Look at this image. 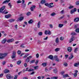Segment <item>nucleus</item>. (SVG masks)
Segmentation results:
<instances>
[{"instance_id": "nucleus-36", "label": "nucleus", "mask_w": 79, "mask_h": 79, "mask_svg": "<svg viewBox=\"0 0 79 79\" xmlns=\"http://www.w3.org/2000/svg\"><path fill=\"white\" fill-rule=\"evenodd\" d=\"M56 15V14L55 13H53L51 14V16H53L54 15Z\"/></svg>"}, {"instance_id": "nucleus-18", "label": "nucleus", "mask_w": 79, "mask_h": 79, "mask_svg": "<svg viewBox=\"0 0 79 79\" xmlns=\"http://www.w3.org/2000/svg\"><path fill=\"white\" fill-rule=\"evenodd\" d=\"M79 62H78L77 63H75L74 64V66L75 67H77V66H79Z\"/></svg>"}, {"instance_id": "nucleus-41", "label": "nucleus", "mask_w": 79, "mask_h": 79, "mask_svg": "<svg viewBox=\"0 0 79 79\" xmlns=\"http://www.w3.org/2000/svg\"><path fill=\"white\" fill-rule=\"evenodd\" d=\"M29 54H27V55H26L25 56H24L23 57V58H25L26 57H27V56H29Z\"/></svg>"}, {"instance_id": "nucleus-48", "label": "nucleus", "mask_w": 79, "mask_h": 79, "mask_svg": "<svg viewBox=\"0 0 79 79\" xmlns=\"http://www.w3.org/2000/svg\"><path fill=\"white\" fill-rule=\"evenodd\" d=\"M27 58L28 59H31V58H32V56H29V57H27Z\"/></svg>"}, {"instance_id": "nucleus-25", "label": "nucleus", "mask_w": 79, "mask_h": 79, "mask_svg": "<svg viewBox=\"0 0 79 79\" xmlns=\"http://www.w3.org/2000/svg\"><path fill=\"white\" fill-rule=\"evenodd\" d=\"M38 68H39V66H35V67H34V69L35 70L38 69Z\"/></svg>"}, {"instance_id": "nucleus-6", "label": "nucleus", "mask_w": 79, "mask_h": 79, "mask_svg": "<svg viewBox=\"0 0 79 79\" xmlns=\"http://www.w3.org/2000/svg\"><path fill=\"white\" fill-rule=\"evenodd\" d=\"M44 33L45 35L48 34V35H50V34H51V31H45Z\"/></svg>"}, {"instance_id": "nucleus-11", "label": "nucleus", "mask_w": 79, "mask_h": 79, "mask_svg": "<svg viewBox=\"0 0 79 79\" xmlns=\"http://www.w3.org/2000/svg\"><path fill=\"white\" fill-rule=\"evenodd\" d=\"M6 77L8 79H10L11 78V76L10 74H8Z\"/></svg>"}, {"instance_id": "nucleus-40", "label": "nucleus", "mask_w": 79, "mask_h": 79, "mask_svg": "<svg viewBox=\"0 0 79 79\" xmlns=\"http://www.w3.org/2000/svg\"><path fill=\"white\" fill-rule=\"evenodd\" d=\"M38 34L39 35H42V34H43L42 32H39L38 33Z\"/></svg>"}, {"instance_id": "nucleus-56", "label": "nucleus", "mask_w": 79, "mask_h": 79, "mask_svg": "<svg viewBox=\"0 0 79 79\" xmlns=\"http://www.w3.org/2000/svg\"><path fill=\"white\" fill-rule=\"evenodd\" d=\"M20 47L22 48H24V44H21V45L20 46Z\"/></svg>"}, {"instance_id": "nucleus-27", "label": "nucleus", "mask_w": 79, "mask_h": 79, "mask_svg": "<svg viewBox=\"0 0 79 79\" xmlns=\"http://www.w3.org/2000/svg\"><path fill=\"white\" fill-rule=\"evenodd\" d=\"M70 35H76V33L74 32H72L70 33Z\"/></svg>"}, {"instance_id": "nucleus-8", "label": "nucleus", "mask_w": 79, "mask_h": 79, "mask_svg": "<svg viewBox=\"0 0 79 79\" xmlns=\"http://www.w3.org/2000/svg\"><path fill=\"white\" fill-rule=\"evenodd\" d=\"M48 58L52 60H54V59H53V56L52 55H50L48 57Z\"/></svg>"}, {"instance_id": "nucleus-37", "label": "nucleus", "mask_w": 79, "mask_h": 79, "mask_svg": "<svg viewBox=\"0 0 79 79\" xmlns=\"http://www.w3.org/2000/svg\"><path fill=\"white\" fill-rule=\"evenodd\" d=\"M21 63V60H19L17 62V64H20Z\"/></svg>"}, {"instance_id": "nucleus-31", "label": "nucleus", "mask_w": 79, "mask_h": 79, "mask_svg": "<svg viewBox=\"0 0 79 79\" xmlns=\"http://www.w3.org/2000/svg\"><path fill=\"white\" fill-rule=\"evenodd\" d=\"M51 79H58V77H52L51 78Z\"/></svg>"}, {"instance_id": "nucleus-46", "label": "nucleus", "mask_w": 79, "mask_h": 79, "mask_svg": "<svg viewBox=\"0 0 79 79\" xmlns=\"http://www.w3.org/2000/svg\"><path fill=\"white\" fill-rule=\"evenodd\" d=\"M31 15V12H29L28 13H27V16H29Z\"/></svg>"}, {"instance_id": "nucleus-1", "label": "nucleus", "mask_w": 79, "mask_h": 79, "mask_svg": "<svg viewBox=\"0 0 79 79\" xmlns=\"http://www.w3.org/2000/svg\"><path fill=\"white\" fill-rule=\"evenodd\" d=\"M7 55H8L7 53H0V59H3L5 56H7Z\"/></svg>"}, {"instance_id": "nucleus-63", "label": "nucleus", "mask_w": 79, "mask_h": 79, "mask_svg": "<svg viewBox=\"0 0 79 79\" xmlns=\"http://www.w3.org/2000/svg\"><path fill=\"white\" fill-rule=\"evenodd\" d=\"M22 6H23V7H25L26 6V4H22Z\"/></svg>"}, {"instance_id": "nucleus-10", "label": "nucleus", "mask_w": 79, "mask_h": 79, "mask_svg": "<svg viewBox=\"0 0 79 79\" xmlns=\"http://www.w3.org/2000/svg\"><path fill=\"white\" fill-rule=\"evenodd\" d=\"M13 40H14V39H12L7 40V42L8 43H10V42H12Z\"/></svg>"}, {"instance_id": "nucleus-51", "label": "nucleus", "mask_w": 79, "mask_h": 79, "mask_svg": "<svg viewBox=\"0 0 79 79\" xmlns=\"http://www.w3.org/2000/svg\"><path fill=\"white\" fill-rule=\"evenodd\" d=\"M60 40H63V39H64V37H60Z\"/></svg>"}, {"instance_id": "nucleus-2", "label": "nucleus", "mask_w": 79, "mask_h": 79, "mask_svg": "<svg viewBox=\"0 0 79 79\" xmlns=\"http://www.w3.org/2000/svg\"><path fill=\"white\" fill-rule=\"evenodd\" d=\"M6 6H4L2 7L0 9V13H5V11H6V9H5L4 11L3 12V11L4 10V9L5 8Z\"/></svg>"}, {"instance_id": "nucleus-15", "label": "nucleus", "mask_w": 79, "mask_h": 79, "mask_svg": "<svg viewBox=\"0 0 79 79\" xmlns=\"http://www.w3.org/2000/svg\"><path fill=\"white\" fill-rule=\"evenodd\" d=\"M72 48L71 47H69L68 48V51L69 52H71L72 51Z\"/></svg>"}, {"instance_id": "nucleus-5", "label": "nucleus", "mask_w": 79, "mask_h": 79, "mask_svg": "<svg viewBox=\"0 0 79 79\" xmlns=\"http://www.w3.org/2000/svg\"><path fill=\"white\" fill-rule=\"evenodd\" d=\"M54 58L56 61H57V62H58V61H60V60H59V59H58V56H54Z\"/></svg>"}, {"instance_id": "nucleus-21", "label": "nucleus", "mask_w": 79, "mask_h": 79, "mask_svg": "<svg viewBox=\"0 0 79 79\" xmlns=\"http://www.w3.org/2000/svg\"><path fill=\"white\" fill-rule=\"evenodd\" d=\"M10 72V71L8 70V69H6L4 71V73H9Z\"/></svg>"}, {"instance_id": "nucleus-58", "label": "nucleus", "mask_w": 79, "mask_h": 79, "mask_svg": "<svg viewBox=\"0 0 79 79\" xmlns=\"http://www.w3.org/2000/svg\"><path fill=\"white\" fill-rule=\"evenodd\" d=\"M64 65L65 66H68V64H67V63H64Z\"/></svg>"}, {"instance_id": "nucleus-38", "label": "nucleus", "mask_w": 79, "mask_h": 79, "mask_svg": "<svg viewBox=\"0 0 79 79\" xmlns=\"http://www.w3.org/2000/svg\"><path fill=\"white\" fill-rule=\"evenodd\" d=\"M48 7H49V8H53V7H54V6H52L51 5H49V6H48Z\"/></svg>"}, {"instance_id": "nucleus-59", "label": "nucleus", "mask_w": 79, "mask_h": 79, "mask_svg": "<svg viewBox=\"0 0 79 79\" xmlns=\"http://www.w3.org/2000/svg\"><path fill=\"white\" fill-rule=\"evenodd\" d=\"M73 75H74V77H76L77 76V74L75 73L73 74Z\"/></svg>"}, {"instance_id": "nucleus-13", "label": "nucleus", "mask_w": 79, "mask_h": 79, "mask_svg": "<svg viewBox=\"0 0 79 79\" xmlns=\"http://www.w3.org/2000/svg\"><path fill=\"white\" fill-rule=\"evenodd\" d=\"M15 21V19H10L8 20V21L9 22H10V23H13V22H14Z\"/></svg>"}, {"instance_id": "nucleus-57", "label": "nucleus", "mask_w": 79, "mask_h": 79, "mask_svg": "<svg viewBox=\"0 0 79 79\" xmlns=\"http://www.w3.org/2000/svg\"><path fill=\"white\" fill-rule=\"evenodd\" d=\"M39 56V54H36V57L37 58H38Z\"/></svg>"}, {"instance_id": "nucleus-20", "label": "nucleus", "mask_w": 79, "mask_h": 79, "mask_svg": "<svg viewBox=\"0 0 79 79\" xmlns=\"http://www.w3.org/2000/svg\"><path fill=\"white\" fill-rule=\"evenodd\" d=\"M40 22H39L37 23V26L38 28H40Z\"/></svg>"}, {"instance_id": "nucleus-55", "label": "nucleus", "mask_w": 79, "mask_h": 79, "mask_svg": "<svg viewBox=\"0 0 79 79\" xmlns=\"http://www.w3.org/2000/svg\"><path fill=\"white\" fill-rule=\"evenodd\" d=\"M49 26V27H50L51 28H53V25H52V24H50Z\"/></svg>"}, {"instance_id": "nucleus-52", "label": "nucleus", "mask_w": 79, "mask_h": 79, "mask_svg": "<svg viewBox=\"0 0 79 79\" xmlns=\"http://www.w3.org/2000/svg\"><path fill=\"white\" fill-rule=\"evenodd\" d=\"M2 64L3 65H5V64H6V62L5 61H3L2 63Z\"/></svg>"}, {"instance_id": "nucleus-12", "label": "nucleus", "mask_w": 79, "mask_h": 79, "mask_svg": "<svg viewBox=\"0 0 79 79\" xmlns=\"http://www.w3.org/2000/svg\"><path fill=\"white\" fill-rule=\"evenodd\" d=\"M11 16V15L10 14H9L7 15H6L5 16V18H7L8 19V18H10Z\"/></svg>"}, {"instance_id": "nucleus-61", "label": "nucleus", "mask_w": 79, "mask_h": 79, "mask_svg": "<svg viewBox=\"0 0 79 79\" xmlns=\"http://www.w3.org/2000/svg\"><path fill=\"white\" fill-rule=\"evenodd\" d=\"M18 77V76L17 75H15V77H14V79H17V78Z\"/></svg>"}, {"instance_id": "nucleus-29", "label": "nucleus", "mask_w": 79, "mask_h": 79, "mask_svg": "<svg viewBox=\"0 0 79 79\" xmlns=\"http://www.w3.org/2000/svg\"><path fill=\"white\" fill-rule=\"evenodd\" d=\"M79 26V24H78L75 25V26H74L75 28V29H76V28H77V27H78V26Z\"/></svg>"}, {"instance_id": "nucleus-54", "label": "nucleus", "mask_w": 79, "mask_h": 79, "mask_svg": "<svg viewBox=\"0 0 79 79\" xmlns=\"http://www.w3.org/2000/svg\"><path fill=\"white\" fill-rule=\"evenodd\" d=\"M54 72L55 73H57V70L56 69L54 70Z\"/></svg>"}, {"instance_id": "nucleus-44", "label": "nucleus", "mask_w": 79, "mask_h": 79, "mask_svg": "<svg viewBox=\"0 0 79 79\" xmlns=\"http://www.w3.org/2000/svg\"><path fill=\"white\" fill-rule=\"evenodd\" d=\"M44 5H45V6H48H48H49V4H48V3H45Z\"/></svg>"}, {"instance_id": "nucleus-45", "label": "nucleus", "mask_w": 79, "mask_h": 79, "mask_svg": "<svg viewBox=\"0 0 79 79\" xmlns=\"http://www.w3.org/2000/svg\"><path fill=\"white\" fill-rule=\"evenodd\" d=\"M75 31L79 33V28H77V29H76Z\"/></svg>"}, {"instance_id": "nucleus-4", "label": "nucleus", "mask_w": 79, "mask_h": 79, "mask_svg": "<svg viewBox=\"0 0 79 79\" xmlns=\"http://www.w3.org/2000/svg\"><path fill=\"white\" fill-rule=\"evenodd\" d=\"M24 19V17H20L17 20H16L17 22H18V21H23Z\"/></svg>"}, {"instance_id": "nucleus-64", "label": "nucleus", "mask_w": 79, "mask_h": 79, "mask_svg": "<svg viewBox=\"0 0 79 79\" xmlns=\"http://www.w3.org/2000/svg\"><path fill=\"white\" fill-rule=\"evenodd\" d=\"M37 79H41V76H39L38 77H37Z\"/></svg>"}, {"instance_id": "nucleus-23", "label": "nucleus", "mask_w": 79, "mask_h": 79, "mask_svg": "<svg viewBox=\"0 0 79 79\" xmlns=\"http://www.w3.org/2000/svg\"><path fill=\"white\" fill-rule=\"evenodd\" d=\"M30 61V59H28L27 57V58L26 60V63H29V62Z\"/></svg>"}, {"instance_id": "nucleus-62", "label": "nucleus", "mask_w": 79, "mask_h": 79, "mask_svg": "<svg viewBox=\"0 0 79 79\" xmlns=\"http://www.w3.org/2000/svg\"><path fill=\"white\" fill-rule=\"evenodd\" d=\"M39 63V61H38V60H37L36 61V62H35V64L36 65L37 64H38V63Z\"/></svg>"}, {"instance_id": "nucleus-30", "label": "nucleus", "mask_w": 79, "mask_h": 79, "mask_svg": "<svg viewBox=\"0 0 79 79\" xmlns=\"http://www.w3.org/2000/svg\"><path fill=\"white\" fill-rule=\"evenodd\" d=\"M42 65H43V66H46V65H47V63H43L42 64Z\"/></svg>"}, {"instance_id": "nucleus-49", "label": "nucleus", "mask_w": 79, "mask_h": 79, "mask_svg": "<svg viewBox=\"0 0 79 79\" xmlns=\"http://www.w3.org/2000/svg\"><path fill=\"white\" fill-rule=\"evenodd\" d=\"M17 3H22V1H18L17 2Z\"/></svg>"}, {"instance_id": "nucleus-43", "label": "nucleus", "mask_w": 79, "mask_h": 79, "mask_svg": "<svg viewBox=\"0 0 79 79\" xmlns=\"http://www.w3.org/2000/svg\"><path fill=\"white\" fill-rule=\"evenodd\" d=\"M8 5L10 6V8H11L12 5H11V3H9L8 4Z\"/></svg>"}, {"instance_id": "nucleus-32", "label": "nucleus", "mask_w": 79, "mask_h": 79, "mask_svg": "<svg viewBox=\"0 0 79 79\" xmlns=\"http://www.w3.org/2000/svg\"><path fill=\"white\" fill-rule=\"evenodd\" d=\"M16 57V55H12L11 56V58L12 59H13V58H15Z\"/></svg>"}, {"instance_id": "nucleus-39", "label": "nucleus", "mask_w": 79, "mask_h": 79, "mask_svg": "<svg viewBox=\"0 0 79 79\" xmlns=\"http://www.w3.org/2000/svg\"><path fill=\"white\" fill-rule=\"evenodd\" d=\"M55 50L56 52H58L60 50V48H56L55 49Z\"/></svg>"}, {"instance_id": "nucleus-24", "label": "nucleus", "mask_w": 79, "mask_h": 79, "mask_svg": "<svg viewBox=\"0 0 79 79\" xmlns=\"http://www.w3.org/2000/svg\"><path fill=\"white\" fill-rule=\"evenodd\" d=\"M33 21L32 19L30 20L29 21H28L29 24H31V23H32Z\"/></svg>"}, {"instance_id": "nucleus-16", "label": "nucleus", "mask_w": 79, "mask_h": 79, "mask_svg": "<svg viewBox=\"0 0 79 79\" xmlns=\"http://www.w3.org/2000/svg\"><path fill=\"white\" fill-rule=\"evenodd\" d=\"M73 57H74V56H73V54H71L70 56L69 57V60H71V59H72Z\"/></svg>"}, {"instance_id": "nucleus-60", "label": "nucleus", "mask_w": 79, "mask_h": 79, "mask_svg": "<svg viewBox=\"0 0 79 79\" xmlns=\"http://www.w3.org/2000/svg\"><path fill=\"white\" fill-rule=\"evenodd\" d=\"M76 5H79V1H77L76 2Z\"/></svg>"}, {"instance_id": "nucleus-22", "label": "nucleus", "mask_w": 79, "mask_h": 79, "mask_svg": "<svg viewBox=\"0 0 79 79\" xmlns=\"http://www.w3.org/2000/svg\"><path fill=\"white\" fill-rule=\"evenodd\" d=\"M56 44H58L59 42V39H58V38H57L56 40Z\"/></svg>"}, {"instance_id": "nucleus-14", "label": "nucleus", "mask_w": 79, "mask_h": 79, "mask_svg": "<svg viewBox=\"0 0 79 79\" xmlns=\"http://www.w3.org/2000/svg\"><path fill=\"white\" fill-rule=\"evenodd\" d=\"M45 3H46V1L45 0H42L40 2V3L42 4V5Z\"/></svg>"}, {"instance_id": "nucleus-3", "label": "nucleus", "mask_w": 79, "mask_h": 79, "mask_svg": "<svg viewBox=\"0 0 79 79\" xmlns=\"http://www.w3.org/2000/svg\"><path fill=\"white\" fill-rule=\"evenodd\" d=\"M74 40H75V37L73 36H72L71 39L69 40V43H71Z\"/></svg>"}, {"instance_id": "nucleus-19", "label": "nucleus", "mask_w": 79, "mask_h": 79, "mask_svg": "<svg viewBox=\"0 0 79 79\" xmlns=\"http://www.w3.org/2000/svg\"><path fill=\"white\" fill-rule=\"evenodd\" d=\"M64 25L63 24H59L58 27L60 28H61V27H62Z\"/></svg>"}, {"instance_id": "nucleus-26", "label": "nucleus", "mask_w": 79, "mask_h": 79, "mask_svg": "<svg viewBox=\"0 0 79 79\" xmlns=\"http://www.w3.org/2000/svg\"><path fill=\"white\" fill-rule=\"evenodd\" d=\"M34 71V69H30L29 70H28V72H31V71Z\"/></svg>"}, {"instance_id": "nucleus-9", "label": "nucleus", "mask_w": 79, "mask_h": 79, "mask_svg": "<svg viewBox=\"0 0 79 79\" xmlns=\"http://www.w3.org/2000/svg\"><path fill=\"white\" fill-rule=\"evenodd\" d=\"M79 21V17H77L74 19V21L76 23H77Z\"/></svg>"}, {"instance_id": "nucleus-34", "label": "nucleus", "mask_w": 79, "mask_h": 79, "mask_svg": "<svg viewBox=\"0 0 79 79\" xmlns=\"http://www.w3.org/2000/svg\"><path fill=\"white\" fill-rule=\"evenodd\" d=\"M77 49H78V48H75L74 51V52H75V53H76V52H77Z\"/></svg>"}, {"instance_id": "nucleus-42", "label": "nucleus", "mask_w": 79, "mask_h": 79, "mask_svg": "<svg viewBox=\"0 0 79 79\" xmlns=\"http://www.w3.org/2000/svg\"><path fill=\"white\" fill-rule=\"evenodd\" d=\"M21 53V52L19 50L17 52V53L18 54V55H20Z\"/></svg>"}, {"instance_id": "nucleus-50", "label": "nucleus", "mask_w": 79, "mask_h": 79, "mask_svg": "<svg viewBox=\"0 0 79 79\" xmlns=\"http://www.w3.org/2000/svg\"><path fill=\"white\" fill-rule=\"evenodd\" d=\"M16 52L13 51L12 55H16Z\"/></svg>"}, {"instance_id": "nucleus-17", "label": "nucleus", "mask_w": 79, "mask_h": 79, "mask_svg": "<svg viewBox=\"0 0 79 79\" xmlns=\"http://www.w3.org/2000/svg\"><path fill=\"white\" fill-rule=\"evenodd\" d=\"M6 42V38L4 39L2 42V44H5V42Z\"/></svg>"}, {"instance_id": "nucleus-53", "label": "nucleus", "mask_w": 79, "mask_h": 79, "mask_svg": "<svg viewBox=\"0 0 79 79\" xmlns=\"http://www.w3.org/2000/svg\"><path fill=\"white\" fill-rule=\"evenodd\" d=\"M60 13H61V14H64V10H62L60 12Z\"/></svg>"}, {"instance_id": "nucleus-47", "label": "nucleus", "mask_w": 79, "mask_h": 79, "mask_svg": "<svg viewBox=\"0 0 79 79\" xmlns=\"http://www.w3.org/2000/svg\"><path fill=\"white\" fill-rule=\"evenodd\" d=\"M35 62V60H31L30 61V63H33Z\"/></svg>"}, {"instance_id": "nucleus-28", "label": "nucleus", "mask_w": 79, "mask_h": 79, "mask_svg": "<svg viewBox=\"0 0 79 79\" xmlns=\"http://www.w3.org/2000/svg\"><path fill=\"white\" fill-rule=\"evenodd\" d=\"M73 13H74V11L73 10H71L70 11V13L71 15L73 14Z\"/></svg>"}, {"instance_id": "nucleus-33", "label": "nucleus", "mask_w": 79, "mask_h": 79, "mask_svg": "<svg viewBox=\"0 0 79 79\" xmlns=\"http://www.w3.org/2000/svg\"><path fill=\"white\" fill-rule=\"evenodd\" d=\"M74 8V6H71V5H70V6L69 7V9H71V8Z\"/></svg>"}, {"instance_id": "nucleus-35", "label": "nucleus", "mask_w": 79, "mask_h": 79, "mask_svg": "<svg viewBox=\"0 0 79 79\" xmlns=\"http://www.w3.org/2000/svg\"><path fill=\"white\" fill-rule=\"evenodd\" d=\"M69 77V76L68 75H64V78H65V77Z\"/></svg>"}, {"instance_id": "nucleus-7", "label": "nucleus", "mask_w": 79, "mask_h": 79, "mask_svg": "<svg viewBox=\"0 0 79 79\" xmlns=\"http://www.w3.org/2000/svg\"><path fill=\"white\" fill-rule=\"evenodd\" d=\"M10 2V0H6L3 2L2 4H7Z\"/></svg>"}]
</instances>
